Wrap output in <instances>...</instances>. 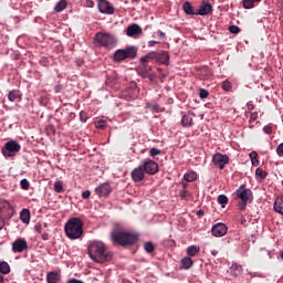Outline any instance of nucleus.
I'll return each mask as SVG.
<instances>
[{"instance_id": "26", "label": "nucleus", "mask_w": 283, "mask_h": 283, "mask_svg": "<svg viewBox=\"0 0 283 283\" xmlns=\"http://www.w3.org/2000/svg\"><path fill=\"white\" fill-rule=\"evenodd\" d=\"M182 10H184L185 14H188L189 17H191L193 14L196 15V11H193V6H191V2H189V1L184 2Z\"/></svg>"}, {"instance_id": "54", "label": "nucleus", "mask_w": 283, "mask_h": 283, "mask_svg": "<svg viewBox=\"0 0 283 283\" xmlns=\"http://www.w3.org/2000/svg\"><path fill=\"white\" fill-rule=\"evenodd\" d=\"M90 196H92V191H90V190H85L82 192L83 200H87L90 198Z\"/></svg>"}, {"instance_id": "14", "label": "nucleus", "mask_w": 283, "mask_h": 283, "mask_svg": "<svg viewBox=\"0 0 283 283\" xmlns=\"http://www.w3.org/2000/svg\"><path fill=\"white\" fill-rule=\"evenodd\" d=\"M11 251L13 253H23V251H28V241L23 238H18L12 243Z\"/></svg>"}, {"instance_id": "63", "label": "nucleus", "mask_w": 283, "mask_h": 283, "mask_svg": "<svg viewBox=\"0 0 283 283\" xmlns=\"http://www.w3.org/2000/svg\"><path fill=\"white\" fill-rule=\"evenodd\" d=\"M87 3H88V4H87L88 8H94V1L88 0Z\"/></svg>"}, {"instance_id": "41", "label": "nucleus", "mask_w": 283, "mask_h": 283, "mask_svg": "<svg viewBox=\"0 0 283 283\" xmlns=\"http://www.w3.org/2000/svg\"><path fill=\"white\" fill-rule=\"evenodd\" d=\"M53 189H54L55 193H62L63 184L61 181H55L53 185Z\"/></svg>"}, {"instance_id": "44", "label": "nucleus", "mask_w": 283, "mask_h": 283, "mask_svg": "<svg viewBox=\"0 0 283 283\" xmlns=\"http://www.w3.org/2000/svg\"><path fill=\"white\" fill-rule=\"evenodd\" d=\"M46 134L48 136H54V134H56V128L54 127V125L49 124L46 126Z\"/></svg>"}, {"instance_id": "10", "label": "nucleus", "mask_w": 283, "mask_h": 283, "mask_svg": "<svg viewBox=\"0 0 283 283\" xmlns=\"http://www.w3.org/2000/svg\"><path fill=\"white\" fill-rule=\"evenodd\" d=\"M139 165L148 176H155V174H158V163L150 158L143 159Z\"/></svg>"}, {"instance_id": "58", "label": "nucleus", "mask_w": 283, "mask_h": 283, "mask_svg": "<svg viewBox=\"0 0 283 283\" xmlns=\"http://www.w3.org/2000/svg\"><path fill=\"white\" fill-rule=\"evenodd\" d=\"M158 43H160V42L150 40V41H148V48H154V45H158Z\"/></svg>"}, {"instance_id": "2", "label": "nucleus", "mask_w": 283, "mask_h": 283, "mask_svg": "<svg viewBox=\"0 0 283 283\" xmlns=\"http://www.w3.org/2000/svg\"><path fill=\"white\" fill-rule=\"evenodd\" d=\"M111 240L114 247H134L140 240V234L125 229H115L111 232Z\"/></svg>"}, {"instance_id": "23", "label": "nucleus", "mask_w": 283, "mask_h": 283, "mask_svg": "<svg viewBox=\"0 0 283 283\" xmlns=\"http://www.w3.org/2000/svg\"><path fill=\"white\" fill-rule=\"evenodd\" d=\"M48 283H59L61 282V274L56 271H51L46 274Z\"/></svg>"}, {"instance_id": "15", "label": "nucleus", "mask_w": 283, "mask_h": 283, "mask_svg": "<svg viewBox=\"0 0 283 283\" xmlns=\"http://www.w3.org/2000/svg\"><path fill=\"white\" fill-rule=\"evenodd\" d=\"M196 17H207V14H213V4L209 1H202L199 9L196 11Z\"/></svg>"}, {"instance_id": "61", "label": "nucleus", "mask_w": 283, "mask_h": 283, "mask_svg": "<svg viewBox=\"0 0 283 283\" xmlns=\"http://www.w3.org/2000/svg\"><path fill=\"white\" fill-rule=\"evenodd\" d=\"M165 78H167V74L160 73L159 74V80L161 81V83H163V81H165Z\"/></svg>"}, {"instance_id": "34", "label": "nucleus", "mask_w": 283, "mask_h": 283, "mask_svg": "<svg viewBox=\"0 0 283 283\" xmlns=\"http://www.w3.org/2000/svg\"><path fill=\"white\" fill-rule=\"evenodd\" d=\"M250 160L253 167H258L260 165V160L258 159V151L253 150L250 153Z\"/></svg>"}, {"instance_id": "12", "label": "nucleus", "mask_w": 283, "mask_h": 283, "mask_svg": "<svg viewBox=\"0 0 283 283\" xmlns=\"http://www.w3.org/2000/svg\"><path fill=\"white\" fill-rule=\"evenodd\" d=\"M227 231H229V227L222 222L214 223L211 228V233L214 238H223V235H227Z\"/></svg>"}, {"instance_id": "40", "label": "nucleus", "mask_w": 283, "mask_h": 283, "mask_svg": "<svg viewBox=\"0 0 283 283\" xmlns=\"http://www.w3.org/2000/svg\"><path fill=\"white\" fill-rule=\"evenodd\" d=\"M189 191H187V185H184V189L179 190V197L181 200H187Z\"/></svg>"}, {"instance_id": "45", "label": "nucleus", "mask_w": 283, "mask_h": 283, "mask_svg": "<svg viewBox=\"0 0 283 283\" xmlns=\"http://www.w3.org/2000/svg\"><path fill=\"white\" fill-rule=\"evenodd\" d=\"M96 129H107V122L101 119L95 124Z\"/></svg>"}, {"instance_id": "46", "label": "nucleus", "mask_w": 283, "mask_h": 283, "mask_svg": "<svg viewBox=\"0 0 283 283\" xmlns=\"http://www.w3.org/2000/svg\"><path fill=\"white\" fill-rule=\"evenodd\" d=\"M230 34H240V27L232 24L229 27Z\"/></svg>"}, {"instance_id": "31", "label": "nucleus", "mask_w": 283, "mask_h": 283, "mask_svg": "<svg viewBox=\"0 0 283 283\" xmlns=\"http://www.w3.org/2000/svg\"><path fill=\"white\" fill-rule=\"evenodd\" d=\"M0 273L2 275H8L10 273V264L6 261H0Z\"/></svg>"}, {"instance_id": "30", "label": "nucleus", "mask_w": 283, "mask_h": 283, "mask_svg": "<svg viewBox=\"0 0 283 283\" xmlns=\"http://www.w3.org/2000/svg\"><path fill=\"white\" fill-rule=\"evenodd\" d=\"M67 8V0H60L55 7L54 12H63Z\"/></svg>"}, {"instance_id": "53", "label": "nucleus", "mask_w": 283, "mask_h": 283, "mask_svg": "<svg viewBox=\"0 0 283 283\" xmlns=\"http://www.w3.org/2000/svg\"><path fill=\"white\" fill-rule=\"evenodd\" d=\"M255 120H258V112L250 114V123H255Z\"/></svg>"}, {"instance_id": "8", "label": "nucleus", "mask_w": 283, "mask_h": 283, "mask_svg": "<svg viewBox=\"0 0 283 283\" xmlns=\"http://www.w3.org/2000/svg\"><path fill=\"white\" fill-rule=\"evenodd\" d=\"M19 151H21V145L14 140H10L7 142L2 148V156L6 158H12V156H17Z\"/></svg>"}, {"instance_id": "50", "label": "nucleus", "mask_w": 283, "mask_h": 283, "mask_svg": "<svg viewBox=\"0 0 283 283\" xmlns=\"http://www.w3.org/2000/svg\"><path fill=\"white\" fill-rule=\"evenodd\" d=\"M276 155L279 156V158H283V143H281V144L276 147Z\"/></svg>"}, {"instance_id": "13", "label": "nucleus", "mask_w": 283, "mask_h": 283, "mask_svg": "<svg viewBox=\"0 0 283 283\" xmlns=\"http://www.w3.org/2000/svg\"><path fill=\"white\" fill-rule=\"evenodd\" d=\"M212 163L216 165V167H219V169H224L227 165H229V157L227 155L217 153L212 157Z\"/></svg>"}, {"instance_id": "22", "label": "nucleus", "mask_w": 283, "mask_h": 283, "mask_svg": "<svg viewBox=\"0 0 283 283\" xmlns=\"http://www.w3.org/2000/svg\"><path fill=\"white\" fill-rule=\"evenodd\" d=\"M199 75L201 81H209L213 76V71H211L208 66H202L199 70Z\"/></svg>"}, {"instance_id": "9", "label": "nucleus", "mask_w": 283, "mask_h": 283, "mask_svg": "<svg viewBox=\"0 0 283 283\" xmlns=\"http://www.w3.org/2000/svg\"><path fill=\"white\" fill-rule=\"evenodd\" d=\"M14 216V208L8 200L0 201V220H11Z\"/></svg>"}, {"instance_id": "16", "label": "nucleus", "mask_w": 283, "mask_h": 283, "mask_svg": "<svg viewBox=\"0 0 283 283\" xmlns=\"http://www.w3.org/2000/svg\"><path fill=\"white\" fill-rule=\"evenodd\" d=\"M97 8L101 14H114L115 12L114 6L107 0H98Z\"/></svg>"}, {"instance_id": "36", "label": "nucleus", "mask_w": 283, "mask_h": 283, "mask_svg": "<svg viewBox=\"0 0 283 283\" xmlns=\"http://www.w3.org/2000/svg\"><path fill=\"white\" fill-rule=\"evenodd\" d=\"M274 211L276 213H280L281 216H283V200L281 199L280 201H275L274 202Z\"/></svg>"}, {"instance_id": "52", "label": "nucleus", "mask_w": 283, "mask_h": 283, "mask_svg": "<svg viewBox=\"0 0 283 283\" xmlns=\"http://www.w3.org/2000/svg\"><path fill=\"white\" fill-rule=\"evenodd\" d=\"M150 83H154L157 78L156 73H148L147 77Z\"/></svg>"}, {"instance_id": "42", "label": "nucleus", "mask_w": 283, "mask_h": 283, "mask_svg": "<svg viewBox=\"0 0 283 283\" xmlns=\"http://www.w3.org/2000/svg\"><path fill=\"white\" fill-rule=\"evenodd\" d=\"M223 92H231L233 85H231V82L224 81L221 85Z\"/></svg>"}, {"instance_id": "1", "label": "nucleus", "mask_w": 283, "mask_h": 283, "mask_svg": "<svg viewBox=\"0 0 283 283\" xmlns=\"http://www.w3.org/2000/svg\"><path fill=\"white\" fill-rule=\"evenodd\" d=\"M88 258L97 264H105V262L112 261L114 258V252L107 250V245L102 241H92L87 248Z\"/></svg>"}, {"instance_id": "25", "label": "nucleus", "mask_w": 283, "mask_h": 283, "mask_svg": "<svg viewBox=\"0 0 283 283\" xmlns=\"http://www.w3.org/2000/svg\"><path fill=\"white\" fill-rule=\"evenodd\" d=\"M243 269L242 265L238 264V263H233L230 268H229V273L231 275H233V277H238L240 275V273H242Z\"/></svg>"}, {"instance_id": "59", "label": "nucleus", "mask_w": 283, "mask_h": 283, "mask_svg": "<svg viewBox=\"0 0 283 283\" xmlns=\"http://www.w3.org/2000/svg\"><path fill=\"white\" fill-rule=\"evenodd\" d=\"M35 231H36V233H39V234L43 233V228L41 227V224H36V226H35Z\"/></svg>"}, {"instance_id": "27", "label": "nucleus", "mask_w": 283, "mask_h": 283, "mask_svg": "<svg viewBox=\"0 0 283 283\" xmlns=\"http://www.w3.org/2000/svg\"><path fill=\"white\" fill-rule=\"evenodd\" d=\"M198 253H200V247H198V245H189L187 248V255H188V258H196V255H198Z\"/></svg>"}, {"instance_id": "6", "label": "nucleus", "mask_w": 283, "mask_h": 283, "mask_svg": "<svg viewBox=\"0 0 283 283\" xmlns=\"http://www.w3.org/2000/svg\"><path fill=\"white\" fill-rule=\"evenodd\" d=\"M138 56V46L129 45L125 49H117L112 59L115 63H123V61H134Z\"/></svg>"}, {"instance_id": "5", "label": "nucleus", "mask_w": 283, "mask_h": 283, "mask_svg": "<svg viewBox=\"0 0 283 283\" xmlns=\"http://www.w3.org/2000/svg\"><path fill=\"white\" fill-rule=\"evenodd\" d=\"M94 41L101 48H105V50H114L118 45V38L109 32H97Z\"/></svg>"}, {"instance_id": "55", "label": "nucleus", "mask_w": 283, "mask_h": 283, "mask_svg": "<svg viewBox=\"0 0 283 283\" xmlns=\"http://www.w3.org/2000/svg\"><path fill=\"white\" fill-rule=\"evenodd\" d=\"M40 235H41V239L44 241L50 240V233H48L45 231H42V233H40Z\"/></svg>"}, {"instance_id": "51", "label": "nucleus", "mask_w": 283, "mask_h": 283, "mask_svg": "<svg viewBox=\"0 0 283 283\" xmlns=\"http://www.w3.org/2000/svg\"><path fill=\"white\" fill-rule=\"evenodd\" d=\"M53 91L55 94H61L63 92V84H56Z\"/></svg>"}, {"instance_id": "32", "label": "nucleus", "mask_w": 283, "mask_h": 283, "mask_svg": "<svg viewBox=\"0 0 283 283\" xmlns=\"http://www.w3.org/2000/svg\"><path fill=\"white\" fill-rule=\"evenodd\" d=\"M144 250L146 253H154V251H156V245H154V242L147 241L144 243Z\"/></svg>"}, {"instance_id": "19", "label": "nucleus", "mask_w": 283, "mask_h": 283, "mask_svg": "<svg viewBox=\"0 0 283 283\" xmlns=\"http://www.w3.org/2000/svg\"><path fill=\"white\" fill-rule=\"evenodd\" d=\"M130 176H132L134 182H143V180H145V170L140 166V164H139V166L137 168H135L130 172Z\"/></svg>"}, {"instance_id": "7", "label": "nucleus", "mask_w": 283, "mask_h": 283, "mask_svg": "<svg viewBox=\"0 0 283 283\" xmlns=\"http://www.w3.org/2000/svg\"><path fill=\"white\" fill-rule=\"evenodd\" d=\"M234 196L239 198L238 207L240 211H244L247 209L248 205H251L253 202V191L251 189L247 188V185H241L234 192Z\"/></svg>"}, {"instance_id": "18", "label": "nucleus", "mask_w": 283, "mask_h": 283, "mask_svg": "<svg viewBox=\"0 0 283 283\" xmlns=\"http://www.w3.org/2000/svg\"><path fill=\"white\" fill-rule=\"evenodd\" d=\"M125 32L130 39H134L143 34V28L136 23H133L126 28Z\"/></svg>"}, {"instance_id": "24", "label": "nucleus", "mask_w": 283, "mask_h": 283, "mask_svg": "<svg viewBox=\"0 0 283 283\" xmlns=\"http://www.w3.org/2000/svg\"><path fill=\"white\" fill-rule=\"evenodd\" d=\"M193 266V260H191V256H185L180 261V269L189 270Z\"/></svg>"}, {"instance_id": "47", "label": "nucleus", "mask_w": 283, "mask_h": 283, "mask_svg": "<svg viewBox=\"0 0 283 283\" xmlns=\"http://www.w3.org/2000/svg\"><path fill=\"white\" fill-rule=\"evenodd\" d=\"M263 132L268 134V136H271L273 134V124H268L263 127Z\"/></svg>"}, {"instance_id": "4", "label": "nucleus", "mask_w": 283, "mask_h": 283, "mask_svg": "<svg viewBox=\"0 0 283 283\" xmlns=\"http://www.w3.org/2000/svg\"><path fill=\"white\" fill-rule=\"evenodd\" d=\"M170 59L171 56L169 55V51L165 50L150 51L142 56V61L144 63H151V61H154L157 65L166 66H169Z\"/></svg>"}, {"instance_id": "62", "label": "nucleus", "mask_w": 283, "mask_h": 283, "mask_svg": "<svg viewBox=\"0 0 283 283\" xmlns=\"http://www.w3.org/2000/svg\"><path fill=\"white\" fill-rule=\"evenodd\" d=\"M197 216H198L199 218L202 217V216H205V210L199 209V210L197 211Z\"/></svg>"}, {"instance_id": "48", "label": "nucleus", "mask_w": 283, "mask_h": 283, "mask_svg": "<svg viewBox=\"0 0 283 283\" xmlns=\"http://www.w3.org/2000/svg\"><path fill=\"white\" fill-rule=\"evenodd\" d=\"M199 97L201 99L208 98L209 97V91L205 90V88H200L199 91Z\"/></svg>"}, {"instance_id": "35", "label": "nucleus", "mask_w": 283, "mask_h": 283, "mask_svg": "<svg viewBox=\"0 0 283 283\" xmlns=\"http://www.w3.org/2000/svg\"><path fill=\"white\" fill-rule=\"evenodd\" d=\"M255 176L260 178V180H265V178L269 176V172L262 168H256Z\"/></svg>"}, {"instance_id": "49", "label": "nucleus", "mask_w": 283, "mask_h": 283, "mask_svg": "<svg viewBox=\"0 0 283 283\" xmlns=\"http://www.w3.org/2000/svg\"><path fill=\"white\" fill-rule=\"evenodd\" d=\"M153 36H157V39H167V34L160 30H158Z\"/></svg>"}, {"instance_id": "29", "label": "nucleus", "mask_w": 283, "mask_h": 283, "mask_svg": "<svg viewBox=\"0 0 283 283\" xmlns=\"http://www.w3.org/2000/svg\"><path fill=\"white\" fill-rule=\"evenodd\" d=\"M184 180H186V182H193L198 180V174H196V171L186 172L184 175Z\"/></svg>"}, {"instance_id": "38", "label": "nucleus", "mask_w": 283, "mask_h": 283, "mask_svg": "<svg viewBox=\"0 0 283 283\" xmlns=\"http://www.w3.org/2000/svg\"><path fill=\"white\" fill-rule=\"evenodd\" d=\"M242 6L245 10H252V8H255V2L253 0H242Z\"/></svg>"}, {"instance_id": "11", "label": "nucleus", "mask_w": 283, "mask_h": 283, "mask_svg": "<svg viewBox=\"0 0 283 283\" xmlns=\"http://www.w3.org/2000/svg\"><path fill=\"white\" fill-rule=\"evenodd\" d=\"M138 76L142 78H147L148 73L151 72L153 66L149 65V62H144L143 57L139 59V64L135 67Z\"/></svg>"}, {"instance_id": "3", "label": "nucleus", "mask_w": 283, "mask_h": 283, "mask_svg": "<svg viewBox=\"0 0 283 283\" xmlns=\"http://www.w3.org/2000/svg\"><path fill=\"white\" fill-rule=\"evenodd\" d=\"M69 240H78L83 235V220L78 217L71 218L64 227Z\"/></svg>"}, {"instance_id": "28", "label": "nucleus", "mask_w": 283, "mask_h": 283, "mask_svg": "<svg viewBox=\"0 0 283 283\" xmlns=\"http://www.w3.org/2000/svg\"><path fill=\"white\" fill-rule=\"evenodd\" d=\"M20 220L23 222V224H30V210L22 209L20 212Z\"/></svg>"}, {"instance_id": "43", "label": "nucleus", "mask_w": 283, "mask_h": 283, "mask_svg": "<svg viewBox=\"0 0 283 283\" xmlns=\"http://www.w3.org/2000/svg\"><path fill=\"white\" fill-rule=\"evenodd\" d=\"M160 154H163V150H160L156 147H153L149 150V156H151L153 158H156V156H160Z\"/></svg>"}, {"instance_id": "20", "label": "nucleus", "mask_w": 283, "mask_h": 283, "mask_svg": "<svg viewBox=\"0 0 283 283\" xmlns=\"http://www.w3.org/2000/svg\"><path fill=\"white\" fill-rule=\"evenodd\" d=\"M193 116H196L193 113H185L181 112V125L182 127H191L193 125Z\"/></svg>"}, {"instance_id": "37", "label": "nucleus", "mask_w": 283, "mask_h": 283, "mask_svg": "<svg viewBox=\"0 0 283 283\" xmlns=\"http://www.w3.org/2000/svg\"><path fill=\"white\" fill-rule=\"evenodd\" d=\"M146 109H151L155 114H158L160 112V104L146 103Z\"/></svg>"}, {"instance_id": "17", "label": "nucleus", "mask_w": 283, "mask_h": 283, "mask_svg": "<svg viewBox=\"0 0 283 283\" xmlns=\"http://www.w3.org/2000/svg\"><path fill=\"white\" fill-rule=\"evenodd\" d=\"M95 193L98 198H107V195L112 193V186L108 182L101 184L95 188Z\"/></svg>"}, {"instance_id": "39", "label": "nucleus", "mask_w": 283, "mask_h": 283, "mask_svg": "<svg viewBox=\"0 0 283 283\" xmlns=\"http://www.w3.org/2000/svg\"><path fill=\"white\" fill-rule=\"evenodd\" d=\"M20 187L23 189V191H28L30 189V181L27 178L21 179Z\"/></svg>"}, {"instance_id": "33", "label": "nucleus", "mask_w": 283, "mask_h": 283, "mask_svg": "<svg viewBox=\"0 0 283 283\" xmlns=\"http://www.w3.org/2000/svg\"><path fill=\"white\" fill-rule=\"evenodd\" d=\"M217 202L224 209V206L229 205V197H227V195H219Z\"/></svg>"}, {"instance_id": "21", "label": "nucleus", "mask_w": 283, "mask_h": 283, "mask_svg": "<svg viewBox=\"0 0 283 283\" xmlns=\"http://www.w3.org/2000/svg\"><path fill=\"white\" fill-rule=\"evenodd\" d=\"M23 98V93H21L20 90H11L8 93V99L11 103H15V101H18L20 103V101H22Z\"/></svg>"}, {"instance_id": "56", "label": "nucleus", "mask_w": 283, "mask_h": 283, "mask_svg": "<svg viewBox=\"0 0 283 283\" xmlns=\"http://www.w3.org/2000/svg\"><path fill=\"white\" fill-rule=\"evenodd\" d=\"M80 120L81 123H87V116L85 115V112L80 113Z\"/></svg>"}, {"instance_id": "57", "label": "nucleus", "mask_w": 283, "mask_h": 283, "mask_svg": "<svg viewBox=\"0 0 283 283\" xmlns=\"http://www.w3.org/2000/svg\"><path fill=\"white\" fill-rule=\"evenodd\" d=\"M83 63H85V61H83V59H77L75 61V65H77V67H83Z\"/></svg>"}, {"instance_id": "64", "label": "nucleus", "mask_w": 283, "mask_h": 283, "mask_svg": "<svg viewBox=\"0 0 283 283\" xmlns=\"http://www.w3.org/2000/svg\"><path fill=\"white\" fill-rule=\"evenodd\" d=\"M0 283H6V279L3 277V274L0 273Z\"/></svg>"}, {"instance_id": "60", "label": "nucleus", "mask_w": 283, "mask_h": 283, "mask_svg": "<svg viewBox=\"0 0 283 283\" xmlns=\"http://www.w3.org/2000/svg\"><path fill=\"white\" fill-rule=\"evenodd\" d=\"M6 220L8 219H0V231L6 227Z\"/></svg>"}]
</instances>
